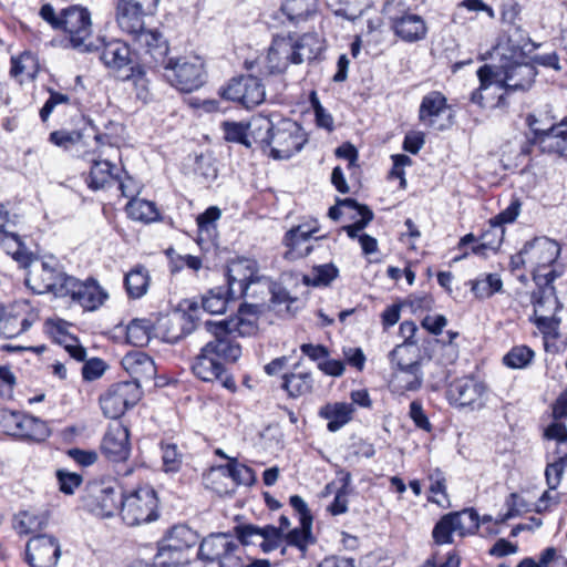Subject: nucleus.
Returning <instances> with one entry per match:
<instances>
[{"label":"nucleus","instance_id":"obj_9","mask_svg":"<svg viewBox=\"0 0 567 567\" xmlns=\"http://www.w3.org/2000/svg\"><path fill=\"white\" fill-rule=\"evenodd\" d=\"M392 369V391L398 394L415 392L422 388L423 372L421 359L408 360L404 347L396 346L389 353Z\"/></svg>","mask_w":567,"mask_h":567},{"label":"nucleus","instance_id":"obj_32","mask_svg":"<svg viewBox=\"0 0 567 567\" xmlns=\"http://www.w3.org/2000/svg\"><path fill=\"white\" fill-rule=\"evenodd\" d=\"M0 244L4 251L23 269H29L38 260L17 233L3 230L0 233Z\"/></svg>","mask_w":567,"mask_h":567},{"label":"nucleus","instance_id":"obj_29","mask_svg":"<svg viewBox=\"0 0 567 567\" xmlns=\"http://www.w3.org/2000/svg\"><path fill=\"white\" fill-rule=\"evenodd\" d=\"M116 21L126 33L135 35L144 28V10L135 0H117Z\"/></svg>","mask_w":567,"mask_h":567},{"label":"nucleus","instance_id":"obj_47","mask_svg":"<svg viewBox=\"0 0 567 567\" xmlns=\"http://www.w3.org/2000/svg\"><path fill=\"white\" fill-rule=\"evenodd\" d=\"M154 326L150 319H133L126 327V340L135 347L147 346L151 340Z\"/></svg>","mask_w":567,"mask_h":567},{"label":"nucleus","instance_id":"obj_64","mask_svg":"<svg viewBox=\"0 0 567 567\" xmlns=\"http://www.w3.org/2000/svg\"><path fill=\"white\" fill-rule=\"evenodd\" d=\"M56 478L59 482L60 491L65 495H72L83 482V478L80 474L71 473L64 470L56 471Z\"/></svg>","mask_w":567,"mask_h":567},{"label":"nucleus","instance_id":"obj_17","mask_svg":"<svg viewBox=\"0 0 567 567\" xmlns=\"http://www.w3.org/2000/svg\"><path fill=\"white\" fill-rule=\"evenodd\" d=\"M60 556V542L52 535L37 534L27 542L25 561L30 567H56Z\"/></svg>","mask_w":567,"mask_h":567},{"label":"nucleus","instance_id":"obj_44","mask_svg":"<svg viewBox=\"0 0 567 567\" xmlns=\"http://www.w3.org/2000/svg\"><path fill=\"white\" fill-rule=\"evenodd\" d=\"M462 528L460 524V514L447 513L443 515L434 525L432 537L436 545H445L453 543V533Z\"/></svg>","mask_w":567,"mask_h":567},{"label":"nucleus","instance_id":"obj_23","mask_svg":"<svg viewBox=\"0 0 567 567\" xmlns=\"http://www.w3.org/2000/svg\"><path fill=\"white\" fill-rule=\"evenodd\" d=\"M561 276V272L555 269L535 268L533 279L537 290L532 293V303L535 308H544L547 303L553 305L555 311L561 308V303L556 295L554 281Z\"/></svg>","mask_w":567,"mask_h":567},{"label":"nucleus","instance_id":"obj_27","mask_svg":"<svg viewBox=\"0 0 567 567\" xmlns=\"http://www.w3.org/2000/svg\"><path fill=\"white\" fill-rule=\"evenodd\" d=\"M133 37L137 44L144 49L145 54L150 55V62H153L155 66L163 65L166 62L169 47L159 31L143 28Z\"/></svg>","mask_w":567,"mask_h":567},{"label":"nucleus","instance_id":"obj_55","mask_svg":"<svg viewBox=\"0 0 567 567\" xmlns=\"http://www.w3.org/2000/svg\"><path fill=\"white\" fill-rule=\"evenodd\" d=\"M224 137L227 142L241 144L246 147H251L249 140V126L241 122H224L223 125Z\"/></svg>","mask_w":567,"mask_h":567},{"label":"nucleus","instance_id":"obj_18","mask_svg":"<svg viewBox=\"0 0 567 567\" xmlns=\"http://www.w3.org/2000/svg\"><path fill=\"white\" fill-rule=\"evenodd\" d=\"M536 123L534 115L527 116V124L533 133L532 143L537 144L542 153L567 156V117L548 130L537 128Z\"/></svg>","mask_w":567,"mask_h":567},{"label":"nucleus","instance_id":"obj_63","mask_svg":"<svg viewBox=\"0 0 567 567\" xmlns=\"http://www.w3.org/2000/svg\"><path fill=\"white\" fill-rule=\"evenodd\" d=\"M452 514H460V535L475 534L480 528V516L474 508H465L460 512H452Z\"/></svg>","mask_w":567,"mask_h":567},{"label":"nucleus","instance_id":"obj_46","mask_svg":"<svg viewBox=\"0 0 567 567\" xmlns=\"http://www.w3.org/2000/svg\"><path fill=\"white\" fill-rule=\"evenodd\" d=\"M48 519L42 514L29 511L19 512L13 519V528L19 535L38 534L47 525Z\"/></svg>","mask_w":567,"mask_h":567},{"label":"nucleus","instance_id":"obj_36","mask_svg":"<svg viewBox=\"0 0 567 567\" xmlns=\"http://www.w3.org/2000/svg\"><path fill=\"white\" fill-rule=\"evenodd\" d=\"M238 299L233 288L218 286L209 289L202 296V308L212 315L224 313L229 301Z\"/></svg>","mask_w":567,"mask_h":567},{"label":"nucleus","instance_id":"obj_2","mask_svg":"<svg viewBox=\"0 0 567 567\" xmlns=\"http://www.w3.org/2000/svg\"><path fill=\"white\" fill-rule=\"evenodd\" d=\"M480 86L470 101L482 109H505L508 94L528 91L537 75L533 63L506 60L499 66L482 65L477 72Z\"/></svg>","mask_w":567,"mask_h":567},{"label":"nucleus","instance_id":"obj_4","mask_svg":"<svg viewBox=\"0 0 567 567\" xmlns=\"http://www.w3.org/2000/svg\"><path fill=\"white\" fill-rule=\"evenodd\" d=\"M157 493L151 485L138 486L123 492L120 515L128 526L151 523L159 517Z\"/></svg>","mask_w":567,"mask_h":567},{"label":"nucleus","instance_id":"obj_31","mask_svg":"<svg viewBox=\"0 0 567 567\" xmlns=\"http://www.w3.org/2000/svg\"><path fill=\"white\" fill-rule=\"evenodd\" d=\"M292 47L290 40L277 37L272 40L266 58V69L269 74L284 73L289 64H292Z\"/></svg>","mask_w":567,"mask_h":567},{"label":"nucleus","instance_id":"obj_41","mask_svg":"<svg viewBox=\"0 0 567 567\" xmlns=\"http://www.w3.org/2000/svg\"><path fill=\"white\" fill-rule=\"evenodd\" d=\"M87 128H90L93 133V140L95 142L94 148L92 151L86 152L84 156L90 155H96L97 157H101L102 155V147L104 146H117L120 142V133L122 132V125L110 121V126L115 128L114 132H100L97 126L91 121L87 120Z\"/></svg>","mask_w":567,"mask_h":567},{"label":"nucleus","instance_id":"obj_34","mask_svg":"<svg viewBox=\"0 0 567 567\" xmlns=\"http://www.w3.org/2000/svg\"><path fill=\"white\" fill-rule=\"evenodd\" d=\"M300 367V361L293 365V370ZM281 389L289 398L297 399L309 394L313 389V378L310 371H292L282 375Z\"/></svg>","mask_w":567,"mask_h":567},{"label":"nucleus","instance_id":"obj_49","mask_svg":"<svg viewBox=\"0 0 567 567\" xmlns=\"http://www.w3.org/2000/svg\"><path fill=\"white\" fill-rule=\"evenodd\" d=\"M32 326V321L20 313H8L0 316V334L12 339L25 332Z\"/></svg>","mask_w":567,"mask_h":567},{"label":"nucleus","instance_id":"obj_48","mask_svg":"<svg viewBox=\"0 0 567 567\" xmlns=\"http://www.w3.org/2000/svg\"><path fill=\"white\" fill-rule=\"evenodd\" d=\"M471 291L478 299H487L503 289V281L498 274H487L470 281Z\"/></svg>","mask_w":567,"mask_h":567},{"label":"nucleus","instance_id":"obj_12","mask_svg":"<svg viewBox=\"0 0 567 567\" xmlns=\"http://www.w3.org/2000/svg\"><path fill=\"white\" fill-rule=\"evenodd\" d=\"M306 143L302 127L292 120L284 118L276 124L268 155L274 159H288L300 152Z\"/></svg>","mask_w":567,"mask_h":567},{"label":"nucleus","instance_id":"obj_33","mask_svg":"<svg viewBox=\"0 0 567 567\" xmlns=\"http://www.w3.org/2000/svg\"><path fill=\"white\" fill-rule=\"evenodd\" d=\"M14 437L24 441L44 442L51 430L48 423L39 417L21 412Z\"/></svg>","mask_w":567,"mask_h":567},{"label":"nucleus","instance_id":"obj_15","mask_svg":"<svg viewBox=\"0 0 567 567\" xmlns=\"http://www.w3.org/2000/svg\"><path fill=\"white\" fill-rule=\"evenodd\" d=\"M223 99L252 109L264 102L266 93L261 80L255 75L233 78L220 92Z\"/></svg>","mask_w":567,"mask_h":567},{"label":"nucleus","instance_id":"obj_25","mask_svg":"<svg viewBox=\"0 0 567 567\" xmlns=\"http://www.w3.org/2000/svg\"><path fill=\"white\" fill-rule=\"evenodd\" d=\"M91 162V169L85 178L86 185L92 190H99L107 187L111 183H118V187L122 188L123 183L121 181L122 169L117 168L114 164L106 159H99L96 155L84 156Z\"/></svg>","mask_w":567,"mask_h":567},{"label":"nucleus","instance_id":"obj_3","mask_svg":"<svg viewBox=\"0 0 567 567\" xmlns=\"http://www.w3.org/2000/svg\"><path fill=\"white\" fill-rule=\"evenodd\" d=\"M90 49L91 53H100V61L106 69L118 72L127 68L130 73L123 80L132 81L135 85H144L145 70L136 61L137 55L127 42L103 35L97 37L91 43Z\"/></svg>","mask_w":567,"mask_h":567},{"label":"nucleus","instance_id":"obj_53","mask_svg":"<svg viewBox=\"0 0 567 567\" xmlns=\"http://www.w3.org/2000/svg\"><path fill=\"white\" fill-rule=\"evenodd\" d=\"M338 275L339 270L333 264L319 265L313 267L310 276H303V282L312 287L328 286Z\"/></svg>","mask_w":567,"mask_h":567},{"label":"nucleus","instance_id":"obj_51","mask_svg":"<svg viewBox=\"0 0 567 567\" xmlns=\"http://www.w3.org/2000/svg\"><path fill=\"white\" fill-rule=\"evenodd\" d=\"M535 352L525 344L513 347L503 358V363L511 369H525L534 360Z\"/></svg>","mask_w":567,"mask_h":567},{"label":"nucleus","instance_id":"obj_42","mask_svg":"<svg viewBox=\"0 0 567 567\" xmlns=\"http://www.w3.org/2000/svg\"><path fill=\"white\" fill-rule=\"evenodd\" d=\"M446 109V97L439 91H432L424 95L421 101L419 109V120L421 122L430 120L429 125H432L433 118L439 117Z\"/></svg>","mask_w":567,"mask_h":567},{"label":"nucleus","instance_id":"obj_50","mask_svg":"<svg viewBox=\"0 0 567 567\" xmlns=\"http://www.w3.org/2000/svg\"><path fill=\"white\" fill-rule=\"evenodd\" d=\"M313 0H284L280 10L291 22L306 20L313 11Z\"/></svg>","mask_w":567,"mask_h":567},{"label":"nucleus","instance_id":"obj_26","mask_svg":"<svg viewBox=\"0 0 567 567\" xmlns=\"http://www.w3.org/2000/svg\"><path fill=\"white\" fill-rule=\"evenodd\" d=\"M122 367L130 374L132 380L141 388L142 382H148L156 375V365L154 360L145 352L134 350L127 352L122 361Z\"/></svg>","mask_w":567,"mask_h":567},{"label":"nucleus","instance_id":"obj_24","mask_svg":"<svg viewBox=\"0 0 567 567\" xmlns=\"http://www.w3.org/2000/svg\"><path fill=\"white\" fill-rule=\"evenodd\" d=\"M101 451L111 462L126 461L131 453L128 429L121 423L110 425L102 439Z\"/></svg>","mask_w":567,"mask_h":567},{"label":"nucleus","instance_id":"obj_19","mask_svg":"<svg viewBox=\"0 0 567 567\" xmlns=\"http://www.w3.org/2000/svg\"><path fill=\"white\" fill-rule=\"evenodd\" d=\"M259 265L254 258H236L231 259L226 266V287L233 288L234 293L241 298L246 296L251 284L258 282Z\"/></svg>","mask_w":567,"mask_h":567},{"label":"nucleus","instance_id":"obj_56","mask_svg":"<svg viewBox=\"0 0 567 567\" xmlns=\"http://www.w3.org/2000/svg\"><path fill=\"white\" fill-rule=\"evenodd\" d=\"M163 470L166 473H176L182 466V454L174 443H161Z\"/></svg>","mask_w":567,"mask_h":567},{"label":"nucleus","instance_id":"obj_30","mask_svg":"<svg viewBox=\"0 0 567 567\" xmlns=\"http://www.w3.org/2000/svg\"><path fill=\"white\" fill-rule=\"evenodd\" d=\"M197 309L196 302H189L187 311L178 312L169 320L171 329L165 336L167 342L175 344L196 329L197 318L194 313Z\"/></svg>","mask_w":567,"mask_h":567},{"label":"nucleus","instance_id":"obj_57","mask_svg":"<svg viewBox=\"0 0 567 567\" xmlns=\"http://www.w3.org/2000/svg\"><path fill=\"white\" fill-rule=\"evenodd\" d=\"M259 536L264 538L259 545L261 550L264 553H271L280 546L285 535L281 533V528H277L274 525H265L260 527Z\"/></svg>","mask_w":567,"mask_h":567},{"label":"nucleus","instance_id":"obj_39","mask_svg":"<svg viewBox=\"0 0 567 567\" xmlns=\"http://www.w3.org/2000/svg\"><path fill=\"white\" fill-rule=\"evenodd\" d=\"M153 561L155 567H181L189 563V556L163 538Z\"/></svg>","mask_w":567,"mask_h":567},{"label":"nucleus","instance_id":"obj_7","mask_svg":"<svg viewBox=\"0 0 567 567\" xmlns=\"http://www.w3.org/2000/svg\"><path fill=\"white\" fill-rule=\"evenodd\" d=\"M197 557L206 564L217 563L219 567H243L237 554L239 544L228 533H212L199 543Z\"/></svg>","mask_w":567,"mask_h":567},{"label":"nucleus","instance_id":"obj_37","mask_svg":"<svg viewBox=\"0 0 567 567\" xmlns=\"http://www.w3.org/2000/svg\"><path fill=\"white\" fill-rule=\"evenodd\" d=\"M163 538L186 554L199 543V534L186 524L173 525Z\"/></svg>","mask_w":567,"mask_h":567},{"label":"nucleus","instance_id":"obj_10","mask_svg":"<svg viewBox=\"0 0 567 567\" xmlns=\"http://www.w3.org/2000/svg\"><path fill=\"white\" fill-rule=\"evenodd\" d=\"M69 37L70 47L80 53H91L92 21L90 11L82 6H69L61 10V27Z\"/></svg>","mask_w":567,"mask_h":567},{"label":"nucleus","instance_id":"obj_43","mask_svg":"<svg viewBox=\"0 0 567 567\" xmlns=\"http://www.w3.org/2000/svg\"><path fill=\"white\" fill-rule=\"evenodd\" d=\"M430 482L429 492L430 496L427 501L439 505L442 508L451 506V502L447 494V484L445 474L439 468L431 470L427 474Z\"/></svg>","mask_w":567,"mask_h":567},{"label":"nucleus","instance_id":"obj_62","mask_svg":"<svg viewBox=\"0 0 567 567\" xmlns=\"http://www.w3.org/2000/svg\"><path fill=\"white\" fill-rule=\"evenodd\" d=\"M520 206V200L518 198H514L505 209L489 220L491 226L501 228L503 233V225L511 224L516 220Z\"/></svg>","mask_w":567,"mask_h":567},{"label":"nucleus","instance_id":"obj_38","mask_svg":"<svg viewBox=\"0 0 567 567\" xmlns=\"http://www.w3.org/2000/svg\"><path fill=\"white\" fill-rule=\"evenodd\" d=\"M151 282V277L148 270L138 265L131 269L124 276V288L128 298L131 299H140L142 298L148 290Z\"/></svg>","mask_w":567,"mask_h":567},{"label":"nucleus","instance_id":"obj_1","mask_svg":"<svg viewBox=\"0 0 567 567\" xmlns=\"http://www.w3.org/2000/svg\"><path fill=\"white\" fill-rule=\"evenodd\" d=\"M257 305L243 303L235 316L223 320H207V331L213 339L206 342L193 359L192 372L203 382L219 383L231 393L237 391L234 375L229 365L241 357V346L237 337H250L258 330Z\"/></svg>","mask_w":567,"mask_h":567},{"label":"nucleus","instance_id":"obj_40","mask_svg":"<svg viewBox=\"0 0 567 567\" xmlns=\"http://www.w3.org/2000/svg\"><path fill=\"white\" fill-rule=\"evenodd\" d=\"M249 140L251 138L264 152L270 147L276 124L264 115L254 116L248 123Z\"/></svg>","mask_w":567,"mask_h":567},{"label":"nucleus","instance_id":"obj_52","mask_svg":"<svg viewBox=\"0 0 567 567\" xmlns=\"http://www.w3.org/2000/svg\"><path fill=\"white\" fill-rule=\"evenodd\" d=\"M555 455L556 458L551 462H548L545 468V480L550 491L558 488L564 472L567 468V452Z\"/></svg>","mask_w":567,"mask_h":567},{"label":"nucleus","instance_id":"obj_8","mask_svg":"<svg viewBox=\"0 0 567 567\" xmlns=\"http://www.w3.org/2000/svg\"><path fill=\"white\" fill-rule=\"evenodd\" d=\"M383 13L388 17L394 34L402 41L414 43L426 37L427 27L424 19L408 12L403 0H386Z\"/></svg>","mask_w":567,"mask_h":567},{"label":"nucleus","instance_id":"obj_58","mask_svg":"<svg viewBox=\"0 0 567 567\" xmlns=\"http://www.w3.org/2000/svg\"><path fill=\"white\" fill-rule=\"evenodd\" d=\"M86 130L87 128H84V131L72 132L65 130L53 131L49 135V141L59 147L68 150L71 146L79 144L81 142Z\"/></svg>","mask_w":567,"mask_h":567},{"label":"nucleus","instance_id":"obj_14","mask_svg":"<svg viewBox=\"0 0 567 567\" xmlns=\"http://www.w3.org/2000/svg\"><path fill=\"white\" fill-rule=\"evenodd\" d=\"M451 404L458 408L482 410L487 402V385L474 377H465L453 381L446 391Z\"/></svg>","mask_w":567,"mask_h":567},{"label":"nucleus","instance_id":"obj_54","mask_svg":"<svg viewBox=\"0 0 567 567\" xmlns=\"http://www.w3.org/2000/svg\"><path fill=\"white\" fill-rule=\"evenodd\" d=\"M221 212L217 206L208 207L196 218L199 243L206 236L209 239L216 233V221L220 218Z\"/></svg>","mask_w":567,"mask_h":567},{"label":"nucleus","instance_id":"obj_13","mask_svg":"<svg viewBox=\"0 0 567 567\" xmlns=\"http://www.w3.org/2000/svg\"><path fill=\"white\" fill-rule=\"evenodd\" d=\"M142 398V390L136 382H117L100 396V405L105 417L116 420Z\"/></svg>","mask_w":567,"mask_h":567},{"label":"nucleus","instance_id":"obj_11","mask_svg":"<svg viewBox=\"0 0 567 567\" xmlns=\"http://www.w3.org/2000/svg\"><path fill=\"white\" fill-rule=\"evenodd\" d=\"M70 277L61 271L54 260H43L39 268L28 270L24 284L38 295L52 292L56 297H65L66 281Z\"/></svg>","mask_w":567,"mask_h":567},{"label":"nucleus","instance_id":"obj_6","mask_svg":"<svg viewBox=\"0 0 567 567\" xmlns=\"http://www.w3.org/2000/svg\"><path fill=\"white\" fill-rule=\"evenodd\" d=\"M162 66L166 81L182 92L196 91L206 82L205 63L199 56L168 58Z\"/></svg>","mask_w":567,"mask_h":567},{"label":"nucleus","instance_id":"obj_60","mask_svg":"<svg viewBox=\"0 0 567 567\" xmlns=\"http://www.w3.org/2000/svg\"><path fill=\"white\" fill-rule=\"evenodd\" d=\"M545 437L557 442L554 454L567 452V427L565 424L557 422L549 424L545 430Z\"/></svg>","mask_w":567,"mask_h":567},{"label":"nucleus","instance_id":"obj_61","mask_svg":"<svg viewBox=\"0 0 567 567\" xmlns=\"http://www.w3.org/2000/svg\"><path fill=\"white\" fill-rule=\"evenodd\" d=\"M409 416L413 421V424L416 429L427 433L432 432L433 425L430 422L420 400H414L410 403Z\"/></svg>","mask_w":567,"mask_h":567},{"label":"nucleus","instance_id":"obj_59","mask_svg":"<svg viewBox=\"0 0 567 567\" xmlns=\"http://www.w3.org/2000/svg\"><path fill=\"white\" fill-rule=\"evenodd\" d=\"M228 475L237 483L244 485H251L255 482V473L251 467L239 464L236 460H231L225 466Z\"/></svg>","mask_w":567,"mask_h":567},{"label":"nucleus","instance_id":"obj_20","mask_svg":"<svg viewBox=\"0 0 567 567\" xmlns=\"http://www.w3.org/2000/svg\"><path fill=\"white\" fill-rule=\"evenodd\" d=\"M290 506L299 515L300 527L293 528L288 532L284 539L288 546L298 548L305 553L309 545L315 544L316 539L312 535V522L313 516L299 495H291L289 498Z\"/></svg>","mask_w":567,"mask_h":567},{"label":"nucleus","instance_id":"obj_5","mask_svg":"<svg viewBox=\"0 0 567 567\" xmlns=\"http://www.w3.org/2000/svg\"><path fill=\"white\" fill-rule=\"evenodd\" d=\"M123 491L116 482H89L81 495V503L91 514L107 518L121 514Z\"/></svg>","mask_w":567,"mask_h":567},{"label":"nucleus","instance_id":"obj_21","mask_svg":"<svg viewBox=\"0 0 567 567\" xmlns=\"http://www.w3.org/2000/svg\"><path fill=\"white\" fill-rule=\"evenodd\" d=\"M560 256V246L548 237H536L527 241L517 255L522 264L529 262L535 268H548Z\"/></svg>","mask_w":567,"mask_h":567},{"label":"nucleus","instance_id":"obj_22","mask_svg":"<svg viewBox=\"0 0 567 567\" xmlns=\"http://www.w3.org/2000/svg\"><path fill=\"white\" fill-rule=\"evenodd\" d=\"M317 231V227H310L307 224L293 226L286 231L282 238V245L287 248L284 258L292 261L309 256L313 250L311 239L319 240L326 238V235L315 236Z\"/></svg>","mask_w":567,"mask_h":567},{"label":"nucleus","instance_id":"obj_16","mask_svg":"<svg viewBox=\"0 0 567 567\" xmlns=\"http://www.w3.org/2000/svg\"><path fill=\"white\" fill-rule=\"evenodd\" d=\"M66 282L65 297H70L85 311L97 310L109 298L106 290L93 277L82 281L71 276Z\"/></svg>","mask_w":567,"mask_h":567},{"label":"nucleus","instance_id":"obj_45","mask_svg":"<svg viewBox=\"0 0 567 567\" xmlns=\"http://www.w3.org/2000/svg\"><path fill=\"white\" fill-rule=\"evenodd\" d=\"M126 213L131 219L145 224L156 221L159 218L155 203L143 198L131 199L126 205Z\"/></svg>","mask_w":567,"mask_h":567},{"label":"nucleus","instance_id":"obj_28","mask_svg":"<svg viewBox=\"0 0 567 567\" xmlns=\"http://www.w3.org/2000/svg\"><path fill=\"white\" fill-rule=\"evenodd\" d=\"M286 38L290 40L292 47V64H301L305 61H313L323 50L321 38L316 32L303 33L295 38L289 34Z\"/></svg>","mask_w":567,"mask_h":567},{"label":"nucleus","instance_id":"obj_35","mask_svg":"<svg viewBox=\"0 0 567 567\" xmlns=\"http://www.w3.org/2000/svg\"><path fill=\"white\" fill-rule=\"evenodd\" d=\"M353 412L354 408L351 403L336 402L321 406L318 414L328 421L327 430L334 433L352 420Z\"/></svg>","mask_w":567,"mask_h":567}]
</instances>
